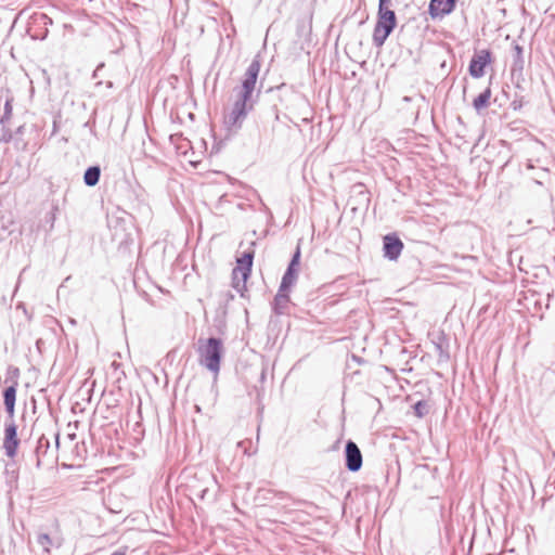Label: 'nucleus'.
Masks as SVG:
<instances>
[{
    "mask_svg": "<svg viewBox=\"0 0 555 555\" xmlns=\"http://www.w3.org/2000/svg\"><path fill=\"white\" fill-rule=\"evenodd\" d=\"M261 68L259 60H253L242 79L241 90L237 100L231 111L225 115V122L233 127L237 126L246 115V106L253 91L256 88L258 75Z\"/></svg>",
    "mask_w": 555,
    "mask_h": 555,
    "instance_id": "1",
    "label": "nucleus"
},
{
    "mask_svg": "<svg viewBox=\"0 0 555 555\" xmlns=\"http://www.w3.org/2000/svg\"><path fill=\"white\" fill-rule=\"evenodd\" d=\"M255 256V249L249 248L248 250L241 254L236 259V266L232 272L233 287L240 292L246 289V282L250 275L253 260Z\"/></svg>",
    "mask_w": 555,
    "mask_h": 555,
    "instance_id": "2",
    "label": "nucleus"
},
{
    "mask_svg": "<svg viewBox=\"0 0 555 555\" xmlns=\"http://www.w3.org/2000/svg\"><path fill=\"white\" fill-rule=\"evenodd\" d=\"M396 26L397 17L395 11L378 9L377 22L373 31L374 43L377 47H382Z\"/></svg>",
    "mask_w": 555,
    "mask_h": 555,
    "instance_id": "3",
    "label": "nucleus"
},
{
    "mask_svg": "<svg viewBox=\"0 0 555 555\" xmlns=\"http://www.w3.org/2000/svg\"><path fill=\"white\" fill-rule=\"evenodd\" d=\"M491 63V52L480 50L474 54L469 63V74L474 78H480L485 75V68Z\"/></svg>",
    "mask_w": 555,
    "mask_h": 555,
    "instance_id": "4",
    "label": "nucleus"
},
{
    "mask_svg": "<svg viewBox=\"0 0 555 555\" xmlns=\"http://www.w3.org/2000/svg\"><path fill=\"white\" fill-rule=\"evenodd\" d=\"M384 256L389 260L396 261L403 250V242L396 234H387L383 237Z\"/></svg>",
    "mask_w": 555,
    "mask_h": 555,
    "instance_id": "5",
    "label": "nucleus"
},
{
    "mask_svg": "<svg viewBox=\"0 0 555 555\" xmlns=\"http://www.w3.org/2000/svg\"><path fill=\"white\" fill-rule=\"evenodd\" d=\"M455 4V0H430L428 14L433 20L442 18L453 12Z\"/></svg>",
    "mask_w": 555,
    "mask_h": 555,
    "instance_id": "6",
    "label": "nucleus"
},
{
    "mask_svg": "<svg viewBox=\"0 0 555 555\" xmlns=\"http://www.w3.org/2000/svg\"><path fill=\"white\" fill-rule=\"evenodd\" d=\"M20 446V440L17 438L16 426L11 424L5 427L4 430V442L3 448L9 457H14L16 455L17 449Z\"/></svg>",
    "mask_w": 555,
    "mask_h": 555,
    "instance_id": "7",
    "label": "nucleus"
},
{
    "mask_svg": "<svg viewBox=\"0 0 555 555\" xmlns=\"http://www.w3.org/2000/svg\"><path fill=\"white\" fill-rule=\"evenodd\" d=\"M346 461L351 472H357L362 466V454L353 441H348L346 444Z\"/></svg>",
    "mask_w": 555,
    "mask_h": 555,
    "instance_id": "8",
    "label": "nucleus"
},
{
    "mask_svg": "<svg viewBox=\"0 0 555 555\" xmlns=\"http://www.w3.org/2000/svg\"><path fill=\"white\" fill-rule=\"evenodd\" d=\"M220 353L218 349H206L202 356V362L204 365L212 371L215 374L219 371Z\"/></svg>",
    "mask_w": 555,
    "mask_h": 555,
    "instance_id": "9",
    "label": "nucleus"
},
{
    "mask_svg": "<svg viewBox=\"0 0 555 555\" xmlns=\"http://www.w3.org/2000/svg\"><path fill=\"white\" fill-rule=\"evenodd\" d=\"M4 398V405L7 409V412L10 416L14 415V406H15V398H16V388L15 386H10L4 390L3 393Z\"/></svg>",
    "mask_w": 555,
    "mask_h": 555,
    "instance_id": "10",
    "label": "nucleus"
},
{
    "mask_svg": "<svg viewBox=\"0 0 555 555\" xmlns=\"http://www.w3.org/2000/svg\"><path fill=\"white\" fill-rule=\"evenodd\" d=\"M100 173V168L96 166L88 168L83 177L85 183L89 186L95 185L99 182Z\"/></svg>",
    "mask_w": 555,
    "mask_h": 555,
    "instance_id": "11",
    "label": "nucleus"
},
{
    "mask_svg": "<svg viewBox=\"0 0 555 555\" xmlns=\"http://www.w3.org/2000/svg\"><path fill=\"white\" fill-rule=\"evenodd\" d=\"M491 98V90L488 88L482 93H480L473 102L474 107L477 111H480L489 105V101Z\"/></svg>",
    "mask_w": 555,
    "mask_h": 555,
    "instance_id": "12",
    "label": "nucleus"
},
{
    "mask_svg": "<svg viewBox=\"0 0 555 555\" xmlns=\"http://www.w3.org/2000/svg\"><path fill=\"white\" fill-rule=\"evenodd\" d=\"M428 412V405L424 401H418L414 405V413L418 418L424 417Z\"/></svg>",
    "mask_w": 555,
    "mask_h": 555,
    "instance_id": "13",
    "label": "nucleus"
},
{
    "mask_svg": "<svg viewBox=\"0 0 555 555\" xmlns=\"http://www.w3.org/2000/svg\"><path fill=\"white\" fill-rule=\"evenodd\" d=\"M294 278V271L292 267H289L287 272L283 276L282 286L287 287L293 282Z\"/></svg>",
    "mask_w": 555,
    "mask_h": 555,
    "instance_id": "14",
    "label": "nucleus"
},
{
    "mask_svg": "<svg viewBox=\"0 0 555 555\" xmlns=\"http://www.w3.org/2000/svg\"><path fill=\"white\" fill-rule=\"evenodd\" d=\"M39 544H41L47 552H49V547L52 544V541L48 534H40L38 538Z\"/></svg>",
    "mask_w": 555,
    "mask_h": 555,
    "instance_id": "15",
    "label": "nucleus"
},
{
    "mask_svg": "<svg viewBox=\"0 0 555 555\" xmlns=\"http://www.w3.org/2000/svg\"><path fill=\"white\" fill-rule=\"evenodd\" d=\"M395 0H379L378 9L392 10Z\"/></svg>",
    "mask_w": 555,
    "mask_h": 555,
    "instance_id": "16",
    "label": "nucleus"
},
{
    "mask_svg": "<svg viewBox=\"0 0 555 555\" xmlns=\"http://www.w3.org/2000/svg\"><path fill=\"white\" fill-rule=\"evenodd\" d=\"M12 115V100H7L4 104V117L10 118Z\"/></svg>",
    "mask_w": 555,
    "mask_h": 555,
    "instance_id": "17",
    "label": "nucleus"
},
{
    "mask_svg": "<svg viewBox=\"0 0 555 555\" xmlns=\"http://www.w3.org/2000/svg\"><path fill=\"white\" fill-rule=\"evenodd\" d=\"M298 259H299V250H297V253L295 254L289 267L293 268L298 262Z\"/></svg>",
    "mask_w": 555,
    "mask_h": 555,
    "instance_id": "18",
    "label": "nucleus"
},
{
    "mask_svg": "<svg viewBox=\"0 0 555 555\" xmlns=\"http://www.w3.org/2000/svg\"><path fill=\"white\" fill-rule=\"evenodd\" d=\"M219 343L216 339H209V346L208 347H218Z\"/></svg>",
    "mask_w": 555,
    "mask_h": 555,
    "instance_id": "19",
    "label": "nucleus"
},
{
    "mask_svg": "<svg viewBox=\"0 0 555 555\" xmlns=\"http://www.w3.org/2000/svg\"><path fill=\"white\" fill-rule=\"evenodd\" d=\"M112 555H126V553L125 552H115Z\"/></svg>",
    "mask_w": 555,
    "mask_h": 555,
    "instance_id": "20",
    "label": "nucleus"
}]
</instances>
